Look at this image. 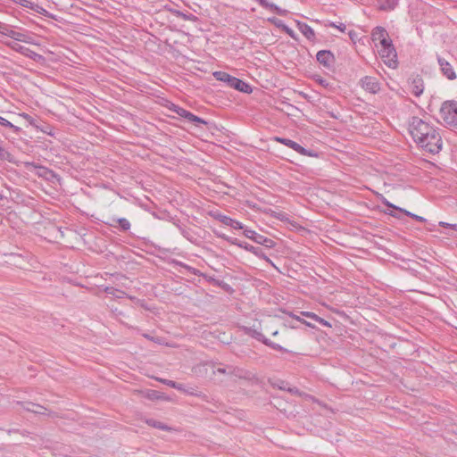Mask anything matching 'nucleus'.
Listing matches in <instances>:
<instances>
[{
    "mask_svg": "<svg viewBox=\"0 0 457 457\" xmlns=\"http://www.w3.org/2000/svg\"><path fill=\"white\" fill-rule=\"evenodd\" d=\"M409 131L413 140L430 154H437L442 149V138L438 129L419 117H412Z\"/></svg>",
    "mask_w": 457,
    "mask_h": 457,
    "instance_id": "1",
    "label": "nucleus"
},
{
    "mask_svg": "<svg viewBox=\"0 0 457 457\" xmlns=\"http://www.w3.org/2000/svg\"><path fill=\"white\" fill-rule=\"evenodd\" d=\"M212 76L216 80L223 82L228 87L234 88L239 92L250 94L253 91L252 87L247 82L238 78L233 77L225 71H214L212 73Z\"/></svg>",
    "mask_w": 457,
    "mask_h": 457,
    "instance_id": "2",
    "label": "nucleus"
},
{
    "mask_svg": "<svg viewBox=\"0 0 457 457\" xmlns=\"http://www.w3.org/2000/svg\"><path fill=\"white\" fill-rule=\"evenodd\" d=\"M440 114L447 126L457 129V102H445L441 106Z\"/></svg>",
    "mask_w": 457,
    "mask_h": 457,
    "instance_id": "3",
    "label": "nucleus"
},
{
    "mask_svg": "<svg viewBox=\"0 0 457 457\" xmlns=\"http://www.w3.org/2000/svg\"><path fill=\"white\" fill-rule=\"evenodd\" d=\"M378 52L386 66L390 68L397 66V54L393 43L378 49Z\"/></svg>",
    "mask_w": 457,
    "mask_h": 457,
    "instance_id": "4",
    "label": "nucleus"
},
{
    "mask_svg": "<svg viewBox=\"0 0 457 457\" xmlns=\"http://www.w3.org/2000/svg\"><path fill=\"white\" fill-rule=\"evenodd\" d=\"M167 107L169 110H170L174 113L178 114L179 116L184 118L187 121H190V122H193L195 124H203V125L207 124V121H205L203 118L195 115L193 112L184 109L183 107H180L178 104L170 103V104Z\"/></svg>",
    "mask_w": 457,
    "mask_h": 457,
    "instance_id": "5",
    "label": "nucleus"
},
{
    "mask_svg": "<svg viewBox=\"0 0 457 457\" xmlns=\"http://www.w3.org/2000/svg\"><path fill=\"white\" fill-rule=\"evenodd\" d=\"M371 39L377 49L386 46L387 45L393 43L386 29L380 26H378L372 29Z\"/></svg>",
    "mask_w": 457,
    "mask_h": 457,
    "instance_id": "6",
    "label": "nucleus"
},
{
    "mask_svg": "<svg viewBox=\"0 0 457 457\" xmlns=\"http://www.w3.org/2000/svg\"><path fill=\"white\" fill-rule=\"evenodd\" d=\"M243 234L245 237L253 240L254 243L264 245L267 248H273L276 245V243L271 238L261 235L247 227L244 228Z\"/></svg>",
    "mask_w": 457,
    "mask_h": 457,
    "instance_id": "7",
    "label": "nucleus"
},
{
    "mask_svg": "<svg viewBox=\"0 0 457 457\" xmlns=\"http://www.w3.org/2000/svg\"><path fill=\"white\" fill-rule=\"evenodd\" d=\"M361 87L370 94H377L380 90V83L375 77L365 76L360 79Z\"/></svg>",
    "mask_w": 457,
    "mask_h": 457,
    "instance_id": "8",
    "label": "nucleus"
},
{
    "mask_svg": "<svg viewBox=\"0 0 457 457\" xmlns=\"http://www.w3.org/2000/svg\"><path fill=\"white\" fill-rule=\"evenodd\" d=\"M10 38L18 41V42H23L27 44H35L34 37L33 35L24 29L21 30H14L12 29L11 32H9Z\"/></svg>",
    "mask_w": 457,
    "mask_h": 457,
    "instance_id": "9",
    "label": "nucleus"
},
{
    "mask_svg": "<svg viewBox=\"0 0 457 457\" xmlns=\"http://www.w3.org/2000/svg\"><path fill=\"white\" fill-rule=\"evenodd\" d=\"M437 62L440 67L441 72L445 77H446L450 80H453L456 79V73L452 66V64L446 61L445 58L437 55Z\"/></svg>",
    "mask_w": 457,
    "mask_h": 457,
    "instance_id": "10",
    "label": "nucleus"
},
{
    "mask_svg": "<svg viewBox=\"0 0 457 457\" xmlns=\"http://www.w3.org/2000/svg\"><path fill=\"white\" fill-rule=\"evenodd\" d=\"M241 248L249 253H252L256 257L264 260L267 263L277 269L274 262L266 255V253L263 252L262 248L253 246L248 243L245 244L244 245H241Z\"/></svg>",
    "mask_w": 457,
    "mask_h": 457,
    "instance_id": "11",
    "label": "nucleus"
},
{
    "mask_svg": "<svg viewBox=\"0 0 457 457\" xmlns=\"http://www.w3.org/2000/svg\"><path fill=\"white\" fill-rule=\"evenodd\" d=\"M317 61L326 68H330L335 62V56L329 50H320L316 54Z\"/></svg>",
    "mask_w": 457,
    "mask_h": 457,
    "instance_id": "12",
    "label": "nucleus"
},
{
    "mask_svg": "<svg viewBox=\"0 0 457 457\" xmlns=\"http://www.w3.org/2000/svg\"><path fill=\"white\" fill-rule=\"evenodd\" d=\"M382 204L386 206V207H389V208H392L395 211H398L400 212H403L404 213L406 216L408 217H411L412 219H414L415 220L417 221H420V222H425L427 220L422 217V216H420V215H417L415 213H412L403 208H401V207H398L396 205H395L394 204L390 203L386 197H383L382 198Z\"/></svg>",
    "mask_w": 457,
    "mask_h": 457,
    "instance_id": "13",
    "label": "nucleus"
},
{
    "mask_svg": "<svg viewBox=\"0 0 457 457\" xmlns=\"http://www.w3.org/2000/svg\"><path fill=\"white\" fill-rule=\"evenodd\" d=\"M6 45L9 47H11L12 50L16 51L17 53H20L22 55L29 57L30 59L36 60L37 57H39V54H37L36 52H34L30 48L26 47L24 46L19 45L17 43H8Z\"/></svg>",
    "mask_w": 457,
    "mask_h": 457,
    "instance_id": "14",
    "label": "nucleus"
},
{
    "mask_svg": "<svg viewBox=\"0 0 457 457\" xmlns=\"http://www.w3.org/2000/svg\"><path fill=\"white\" fill-rule=\"evenodd\" d=\"M411 91L415 96H420L424 91V82L421 77L413 78L410 83Z\"/></svg>",
    "mask_w": 457,
    "mask_h": 457,
    "instance_id": "15",
    "label": "nucleus"
},
{
    "mask_svg": "<svg viewBox=\"0 0 457 457\" xmlns=\"http://www.w3.org/2000/svg\"><path fill=\"white\" fill-rule=\"evenodd\" d=\"M296 27L307 39L313 40L315 38V33L313 29L307 23L297 21Z\"/></svg>",
    "mask_w": 457,
    "mask_h": 457,
    "instance_id": "16",
    "label": "nucleus"
},
{
    "mask_svg": "<svg viewBox=\"0 0 457 457\" xmlns=\"http://www.w3.org/2000/svg\"><path fill=\"white\" fill-rule=\"evenodd\" d=\"M378 2V9L379 11L389 12L395 10L398 4L399 0H377Z\"/></svg>",
    "mask_w": 457,
    "mask_h": 457,
    "instance_id": "17",
    "label": "nucleus"
},
{
    "mask_svg": "<svg viewBox=\"0 0 457 457\" xmlns=\"http://www.w3.org/2000/svg\"><path fill=\"white\" fill-rule=\"evenodd\" d=\"M273 141L280 143V144L293 149L296 153L301 145L294 140H291V139L286 138V137H278V136L273 137Z\"/></svg>",
    "mask_w": 457,
    "mask_h": 457,
    "instance_id": "18",
    "label": "nucleus"
},
{
    "mask_svg": "<svg viewBox=\"0 0 457 457\" xmlns=\"http://www.w3.org/2000/svg\"><path fill=\"white\" fill-rule=\"evenodd\" d=\"M244 329L246 335L256 339L259 342H262V344L265 342L267 338L261 331L254 328L245 327Z\"/></svg>",
    "mask_w": 457,
    "mask_h": 457,
    "instance_id": "19",
    "label": "nucleus"
},
{
    "mask_svg": "<svg viewBox=\"0 0 457 457\" xmlns=\"http://www.w3.org/2000/svg\"><path fill=\"white\" fill-rule=\"evenodd\" d=\"M274 386L275 387H278V389L280 390H284V391H287L291 394H298L299 393V390L296 388V387H291L288 386V383L284 381V380H280V379H278L274 382Z\"/></svg>",
    "mask_w": 457,
    "mask_h": 457,
    "instance_id": "20",
    "label": "nucleus"
},
{
    "mask_svg": "<svg viewBox=\"0 0 457 457\" xmlns=\"http://www.w3.org/2000/svg\"><path fill=\"white\" fill-rule=\"evenodd\" d=\"M222 224H224L225 226H228L234 229H242L243 231L244 228H245V226L242 222L234 220L228 216H227L226 219H224Z\"/></svg>",
    "mask_w": 457,
    "mask_h": 457,
    "instance_id": "21",
    "label": "nucleus"
},
{
    "mask_svg": "<svg viewBox=\"0 0 457 457\" xmlns=\"http://www.w3.org/2000/svg\"><path fill=\"white\" fill-rule=\"evenodd\" d=\"M25 409L29 411L38 413V414H46L45 411H46V409L45 407L38 405V404H35L33 403H27Z\"/></svg>",
    "mask_w": 457,
    "mask_h": 457,
    "instance_id": "22",
    "label": "nucleus"
},
{
    "mask_svg": "<svg viewBox=\"0 0 457 457\" xmlns=\"http://www.w3.org/2000/svg\"><path fill=\"white\" fill-rule=\"evenodd\" d=\"M160 381L162 384H164V385H166V386H170L171 388H175V389H177L179 391H186L184 384L178 383L176 381L170 380V379H160Z\"/></svg>",
    "mask_w": 457,
    "mask_h": 457,
    "instance_id": "23",
    "label": "nucleus"
},
{
    "mask_svg": "<svg viewBox=\"0 0 457 457\" xmlns=\"http://www.w3.org/2000/svg\"><path fill=\"white\" fill-rule=\"evenodd\" d=\"M216 235L220 238H222V239L226 240L227 242L230 243L231 245H237V246H238L240 248H241V245H244L245 244H246V242H241L238 239L228 237L225 234L216 233Z\"/></svg>",
    "mask_w": 457,
    "mask_h": 457,
    "instance_id": "24",
    "label": "nucleus"
},
{
    "mask_svg": "<svg viewBox=\"0 0 457 457\" xmlns=\"http://www.w3.org/2000/svg\"><path fill=\"white\" fill-rule=\"evenodd\" d=\"M263 345H265L266 346H269L270 348H271L273 350H276V351L288 353L287 349H286L285 347H283L282 345H278L277 343L272 342L269 338H266V340L263 343Z\"/></svg>",
    "mask_w": 457,
    "mask_h": 457,
    "instance_id": "25",
    "label": "nucleus"
},
{
    "mask_svg": "<svg viewBox=\"0 0 457 457\" xmlns=\"http://www.w3.org/2000/svg\"><path fill=\"white\" fill-rule=\"evenodd\" d=\"M297 153L303 156H309V157H318L319 156V153L317 151L304 148L302 145H300Z\"/></svg>",
    "mask_w": 457,
    "mask_h": 457,
    "instance_id": "26",
    "label": "nucleus"
},
{
    "mask_svg": "<svg viewBox=\"0 0 457 457\" xmlns=\"http://www.w3.org/2000/svg\"><path fill=\"white\" fill-rule=\"evenodd\" d=\"M30 10H33L34 12L41 14V15H44V16H46V17H52V14L50 12H48L45 8H43L42 6L35 4V3H31V7H29Z\"/></svg>",
    "mask_w": 457,
    "mask_h": 457,
    "instance_id": "27",
    "label": "nucleus"
},
{
    "mask_svg": "<svg viewBox=\"0 0 457 457\" xmlns=\"http://www.w3.org/2000/svg\"><path fill=\"white\" fill-rule=\"evenodd\" d=\"M120 226V229L122 231H128L130 229V222L126 218H118L117 220H114Z\"/></svg>",
    "mask_w": 457,
    "mask_h": 457,
    "instance_id": "28",
    "label": "nucleus"
},
{
    "mask_svg": "<svg viewBox=\"0 0 457 457\" xmlns=\"http://www.w3.org/2000/svg\"><path fill=\"white\" fill-rule=\"evenodd\" d=\"M181 235L191 243H195L196 241V237H195L193 230L189 228H186L185 230H182Z\"/></svg>",
    "mask_w": 457,
    "mask_h": 457,
    "instance_id": "29",
    "label": "nucleus"
},
{
    "mask_svg": "<svg viewBox=\"0 0 457 457\" xmlns=\"http://www.w3.org/2000/svg\"><path fill=\"white\" fill-rule=\"evenodd\" d=\"M0 125L4 127V128H9V129H12L14 131H18L20 129L19 127L13 125L12 122H10L9 120H7L5 118H4L3 116H0Z\"/></svg>",
    "mask_w": 457,
    "mask_h": 457,
    "instance_id": "30",
    "label": "nucleus"
},
{
    "mask_svg": "<svg viewBox=\"0 0 457 457\" xmlns=\"http://www.w3.org/2000/svg\"><path fill=\"white\" fill-rule=\"evenodd\" d=\"M147 424H149L150 426H152L154 428H160L162 430H168L169 429L167 425H164L163 423H162L160 421H156L154 420H147Z\"/></svg>",
    "mask_w": 457,
    "mask_h": 457,
    "instance_id": "31",
    "label": "nucleus"
},
{
    "mask_svg": "<svg viewBox=\"0 0 457 457\" xmlns=\"http://www.w3.org/2000/svg\"><path fill=\"white\" fill-rule=\"evenodd\" d=\"M12 29V26L0 21V34L1 35L9 37V32H11Z\"/></svg>",
    "mask_w": 457,
    "mask_h": 457,
    "instance_id": "32",
    "label": "nucleus"
},
{
    "mask_svg": "<svg viewBox=\"0 0 457 457\" xmlns=\"http://www.w3.org/2000/svg\"><path fill=\"white\" fill-rule=\"evenodd\" d=\"M328 27H331V28H335V29H337L339 31L341 32H345V29H346V26L345 24L344 23H339V24H337L336 22L334 21H329L328 24Z\"/></svg>",
    "mask_w": 457,
    "mask_h": 457,
    "instance_id": "33",
    "label": "nucleus"
},
{
    "mask_svg": "<svg viewBox=\"0 0 457 457\" xmlns=\"http://www.w3.org/2000/svg\"><path fill=\"white\" fill-rule=\"evenodd\" d=\"M11 1L16 4H19L22 7L28 8V9H29V7H31V3H32L29 0H11Z\"/></svg>",
    "mask_w": 457,
    "mask_h": 457,
    "instance_id": "34",
    "label": "nucleus"
},
{
    "mask_svg": "<svg viewBox=\"0 0 457 457\" xmlns=\"http://www.w3.org/2000/svg\"><path fill=\"white\" fill-rule=\"evenodd\" d=\"M211 216L221 223H223L224 219H226V217H227V215H225L221 212H212Z\"/></svg>",
    "mask_w": 457,
    "mask_h": 457,
    "instance_id": "35",
    "label": "nucleus"
},
{
    "mask_svg": "<svg viewBox=\"0 0 457 457\" xmlns=\"http://www.w3.org/2000/svg\"><path fill=\"white\" fill-rule=\"evenodd\" d=\"M439 226L442 228H451L453 230L457 231V224L456 223H448L445 221H440Z\"/></svg>",
    "mask_w": 457,
    "mask_h": 457,
    "instance_id": "36",
    "label": "nucleus"
},
{
    "mask_svg": "<svg viewBox=\"0 0 457 457\" xmlns=\"http://www.w3.org/2000/svg\"><path fill=\"white\" fill-rule=\"evenodd\" d=\"M10 157V153L5 150L1 145H0V160H8Z\"/></svg>",
    "mask_w": 457,
    "mask_h": 457,
    "instance_id": "37",
    "label": "nucleus"
},
{
    "mask_svg": "<svg viewBox=\"0 0 457 457\" xmlns=\"http://www.w3.org/2000/svg\"><path fill=\"white\" fill-rule=\"evenodd\" d=\"M268 21L273 24H275L277 27L281 28L283 29L284 22L280 20H278L276 18H269Z\"/></svg>",
    "mask_w": 457,
    "mask_h": 457,
    "instance_id": "38",
    "label": "nucleus"
},
{
    "mask_svg": "<svg viewBox=\"0 0 457 457\" xmlns=\"http://www.w3.org/2000/svg\"><path fill=\"white\" fill-rule=\"evenodd\" d=\"M301 314L304 317L312 319V320H315V319H317V314H315L314 312H312L304 311V312H301Z\"/></svg>",
    "mask_w": 457,
    "mask_h": 457,
    "instance_id": "39",
    "label": "nucleus"
},
{
    "mask_svg": "<svg viewBox=\"0 0 457 457\" xmlns=\"http://www.w3.org/2000/svg\"><path fill=\"white\" fill-rule=\"evenodd\" d=\"M316 81H317L320 85H321L322 87H330L329 82H328V81H327L326 79H324L320 78V77H318V78L316 79Z\"/></svg>",
    "mask_w": 457,
    "mask_h": 457,
    "instance_id": "40",
    "label": "nucleus"
},
{
    "mask_svg": "<svg viewBox=\"0 0 457 457\" xmlns=\"http://www.w3.org/2000/svg\"><path fill=\"white\" fill-rule=\"evenodd\" d=\"M283 31H285L289 37H291L292 38H295V32L292 29H290L288 26L287 25H283Z\"/></svg>",
    "mask_w": 457,
    "mask_h": 457,
    "instance_id": "41",
    "label": "nucleus"
},
{
    "mask_svg": "<svg viewBox=\"0 0 457 457\" xmlns=\"http://www.w3.org/2000/svg\"><path fill=\"white\" fill-rule=\"evenodd\" d=\"M315 321H317L318 323L323 325V326H326V327H331L330 323L327 320H325L323 318L321 317H319L317 315V319H315Z\"/></svg>",
    "mask_w": 457,
    "mask_h": 457,
    "instance_id": "42",
    "label": "nucleus"
},
{
    "mask_svg": "<svg viewBox=\"0 0 457 457\" xmlns=\"http://www.w3.org/2000/svg\"><path fill=\"white\" fill-rule=\"evenodd\" d=\"M290 316H291L292 318H294L295 320H298V321H300V322H302V323L305 324V325H306V326H308V327H312V328L313 327L310 322H307V321H305V320H302V319H301L299 316H297V315L290 314Z\"/></svg>",
    "mask_w": 457,
    "mask_h": 457,
    "instance_id": "43",
    "label": "nucleus"
},
{
    "mask_svg": "<svg viewBox=\"0 0 457 457\" xmlns=\"http://www.w3.org/2000/svg\"><path fill=\"white\" fill-rule=\"evenodd\" d=\"M178 264H179V266H181V267H183V268H185V269L188 270H192V271H193L192 273H193V274H195V270L194 268H192V267L188 266L187 264H185V263H183V262H178Z\"/></svg>",
    "mask_w": 457,
    "mask_h": 457,
    "instance_id": "44",
    "label": "nucleus"
},
{
    "mask_svg": "<svg viewBox=\"0 0 457 457\" xmlns=\"http://www.w3.org/2000/svg\"><path fill=\"white\" fill-rule=\"evenodd\" d=\"M176 226H177V228H179V232H180V233H182V230H185V228H187V227L182 226V225H180V224H179V223H176Z\"/></svg>",
    "mask_w": 457,
    "mask_h": 457,
    "instance_id": "45",
    "label": "nucleus"
},
{
    "mask_svg": "<svg viewBox=\"0 0 457 457\" xmlns=\"http://www.w3.org/2000/svg\"><path fill=\"white\" fill-rule=\"evenodd\" d=\"M386 214L392 216V217H395V218H399V216L394 212H386Z\"/></svg>",
    "mask_w": 457,
    "mask_h": 457,
    "instance_id": "46",
    "label": "nucleus"
},
{
    "mask_svg": "<svg viewBox=\"0 0 457 457\" xmlns=\"http://www.w3.org/2000/svg\"><path fill=\"white\" fill-rule=\"evenodd\" d=\"M114 290L115 289L113 287H106L105 292L108 294H113Z\"/></svg>",
    "mask_w": 457,
    "mask_h": 457,
    "instance_id": "47",
    "label": "nucleus"
},
{
    "mask_svg": "<svg viewBox=\"0 0 457 457\" xmlns=\"http://www.w3.org/2000/svg\"><path fill=\"white\" fill-rule=\"evenodd\" d=\"M144 337L151 340V341H154L155 342V339L154 337H152L151 336H149L148 334H143L142 335Z\"/></svg>",
    "mask_w": 457,
    "mask_h": 457,
    "instance_id": "48",
    "label": "nucleus"
},
{
    "mask_svg": "<svg viewBox=\"0 0 457 457\" xmlns=\"http://www.w3.org/2000/svg\"><path fill=\"white\" fill-rule=\"evenodd\" d=\"M22 116H23L25 119H27V120H30V119H31V117H30L29 114H27V113H23V114H22Z\"/></svg>",
    "mask_w": 457,
    "mask_h": 457,
    "instance_id": "49",
    "label": "nucleus"
},
{
    "mask_svg": "<svg viewBox=\"0 0 457 457\" xmlns=\"http://www.w3.org/2000/svg\"><path fill=\"white\" fill-rule=\"evenodd\" d=\"M278 334V332L277 330L272 332V336H277Z\"/></svg>",
    "mask_w": 457,
    "mask_h": 457,
    "instance_id": "50",
    "label": "nucleus"
},
{
    "mask_svg": "<svg viewBox=\"0 0 457 457\" xmlns=\"http://www.w3.org/2000/svg\"><path fill=\"white\" fill-rule=\"evenodd\" d=\"M353 34H354V32H353V31H350V32H349V36H350V37H352V36H353Z\"/></svg>",
    "mask_w": 457,
    "mask_h": 457,
    "instance_id": "51",
    "label": "nucleus"
},
{
    "mask_svg": "<svg viewBox=\"0 0 457 457\" xmlns=\"http://www.w3.org/2000/svg\"><path fill=\"white\" fill-rule=\"evenodd\" d=\"M45 172H46V173H51L52 171H51V170H47V169H45Z\"/></svg>",
    "mask_w": 457,
    "mask_h": 457,
    "instance_id": "52",
    "label": "nucleus"
},
{
    "mask_svg": "<svg viewBox=\"0 0 457 457\" xmlns=\"http://www.w3.org/2000/svg\"><path fill=\"white\" fill-rule=\"evenodd\" d=\"M218 371L224 372L225 370L223 369H218Z\"/></svg>",
    "mask_w": 457,
    "mask_h": 457,
    "instance_id": "53",
    "label": "nucleus"
},
{
    "mask_svg": "<svg viewBox=\"0 0 457 457\" xmlns=\"http://www.w3.org/2000/svg\"><path fill=\"white\" fill-rule=\"evenodd\" d=\"M2 198V195L0 194V199Z\"/></svg>",
    "mask_w": 457,
    "mask_h": 457,
    "instance_id": "54",
    "label": "nucleus"
}]
</instances>
